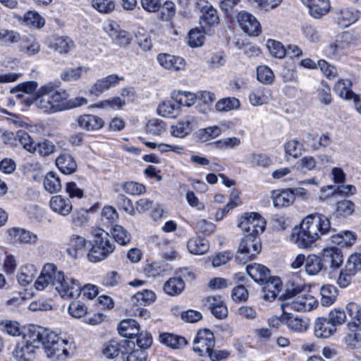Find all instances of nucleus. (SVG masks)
Here are the masks:
<instances>
[{
	"instance_id": "1",
	"label": "nucleus",
	"mask_w": 361,
	"mask_h": 361,
	"mask_svg": "<svg viewBox=\"0 0 361 361\" xmlns=\"http://www.w3.org/2000/svg\"><path fill=\"white\" fill-rule=\"evenodd\" d=\"M69 94L64 89H56L53 83L41 86L34 97L27 100V105L33 104L44 113L51 114L77 108L87 104V99L77 97L68 99Z\"/></svg>"
},
{
	"instance_id": "2",
	"label": "nucleus",
	"mask_w": 361,
	"mask_h": 361,
	"mask_svg": "<svg viewBox=\"0 0 361 361\" xmlns=\"http://www.w3.org/2000/svg\"><path fill=\"white\" fill-rule=\"evenodd\" d=\"M22 342L35 349L42 345L47 357L53 361H64L74 347L72 341L61 338L53 331L43 330L40 332L39 328L34 326L23 334Z\"/></svg>"
},
{
	"instance_id": "3",
	"label": "nucleus",
	"mask_w": 361,
	"mask_h": 361,
	"mask_svg": "<svg viewBox=\"0 0 361 361\" xmlns=\"http://www.w3.org/2000/svg\"><path fill=\"white\" fill-rule=\"evenodd\" d=\"M49 285H51L63 299L78 298L81 294L80 282L69 277H65L64 273L59 270L54 264H46L35 282V287L38 290H42Z\"/></svg>"
},
{
	"instance_id": "4",
	"label": "nucleus",
	"mask_w": 361,
	"mask_h": 361,
	"mask_svg": "<svg viewBox=\"0 0 361 361\" xmlns=\"http://www.w3.org/2000/svg\"><path fill=\"white\" fill-rule=\"evenodd\" d=\"M331 229L329 219L319 214L307 216L299 226H295L291 233L290 240L298 247H310L320 235L326 234Z\"/></svg>"
},
{
	"instance_id": "5",
	"label": "nucleus",
	"mask_w": 361,
	"mask_h": 361,
	"mask_svg": "<svg viewBox=\"0 0 361 361\" xmlns=\"http://www.w3.org/2000/svg\"><path fill=\"white\" fill-rule=\"evenodd\" d=\"M300 293L299 288H287L285 293L279 296V300H282L281 308L283 313L288 312V310L297 312L310 311L317 306V302L313 296Z\"/></svg>"
},
{
	"instance_id": "6",
	"label": "nucleus",
	"mask_w": 361,
	"mask_h": 361,
	"mask_svg": "<svg viewBox=\"0 0 361 361\" xmlns=\"http://www.w3.org/2000/svg\"><path fill=\"white\" fill-rule=\"evenodd\" d=\"M94 243L87 252V257L91 262L105 259L115 249L111 236L103 229L98 228L94 232Z\"/></svg>"
},
{
	"instance_id": "7",
	"label": "nucleus",
	"mask_w": 361,
	"mask_h": 361,
	"mask_svg": "<svg viewBox=\"0 0 361 361\" xmlns=\"http://www.w3.org/2000/svg\"><path fill=\"white\" fill-rule=\"evenodd\" d=\"M262 250V243L259 236L246 235L240 241L237 251L236 260L242 264L253 259Z\"/></svg>"
},
{
	"instance_id": "8",
	"label": "nucleus",
	"mask_w": 361,
	"mask_h": 361,
	"mask_svg": "<svg viewBox=\"0 0 361 361\" xmlns=\"http://www.w3.org/2000/svg\"><path fill=\"white\" fill-rule=\"evenodd\" d=\"M349 38L350 35L346 32L336 35L335 39L330 41L325 47L326 55L335 59H339L342 56L345 55L350 47Z\"/></svg>"
},
{
	"instance_id": "9",
	"label": "nucleus",
	"mask_w": 361,
	"mask_h": 361,
	"mask_svg": "<svg viewBox=\"0 0 361 361\" xmlns=\"http://www.w3.org/2000/svg\"><path fill=\"white\" fill-rule=\"evenodd\" d=\"M215 338L213 332L209 329H200L193 340V350L200 356L206 353L215 346Z\"/></svg>"
},
{
	"instance_id": "10",
	"label": "nucleus",
	"mask_w": 361,
	"mask_h": 361,
	"mask_svg": "<svg viewBox=\"0 0 361 361\" xmlns=\"http://www.w3.org/2000/svg\"><path fill=\"white\" fill-rule=\"evenodd\" d=\"M238 226L249 233L248 235L255 234L258 236L259 233H262L264 231L266 221L259 214L250 213L243 217Z\"/></svg>"
},
{
	"instance_id": "11",
	"label": "nucleus",
	"mask_w": 361,
	"mask_h": 361,
	"mask_svg": "<svg viewBox=\"0 0 361 361\" xmlns=\"http://www.w3.org/2000/svg\"><path fill=\"white\" fill-rule=\"evenodd\" d=\"M322 260L330 273L338 271L343 263V252L336 247L324 248L322 251Z\"/></svg>"
},
{
	"instance_id": "12",
	"label": "nucleus",
	"mask_w": 361,
	"mask_h": 361,
	"mask_svg": "<svg viewBox=\"0 0 361 361\" xmlns=\"http://www.w3.org/2000/svg\"><path fill=\"white\" fill-rule=\"evenodd\" d=\"M104 30L111 39L121 47H126L131 42L132 37L128 32L121 29L114 20H109L104 25Z\"/></svg>"
},
{
	"instance_id": "13",
	"label": "nucleus",
	"mask_w": 361,
	"mask_h": 361,
	"mask_svg": "<svg viewBox=\"0 0 361 361\" xmlns=\"http://www.w3.org/2000/svg\"><path fill=\"white\" fill-rule=\"evenodd\" d=\"M8 240L13 243L34 245L37 243V235L25 228L13 227L7 230Z\"/></svg>"
},
{
	"instance_id": "14",
	"label": "nucleus",
	"mask_w": 361,
	"mask_h": 361,
	"mask_svg": "<svg viewBox=\"0 0 361 361\" xmlns=\"http://www.w3.org/2000/svg\"><path fill=\"white\" fill-rule=\"evenodd\" d=\"M237 20L240 28L247 35L258 36L261 33L260 23L251 13L240 11L237 16Z\"/></svg>"
},
{
	"instance_id": "15",
	"label": "nucleus",
	"mask_w": 361,
	"mask_h": 361,
	"mask_svg": "<svg viewBox=\"0 0 361 361\" xmlns=\"http://www.w3.org/2000/svg\"><path fill=\"white\" fill-rule=\"evenodd\" d=\"M123 78L116 74H111L104 78L97 80L89 90L90 94L99 96L102 93L107 91L111 87L119 84Z\"/></svg>"
},
{
	"instance_id": "16",
	"label": "nucleus",
	"mask_w": 361,
	"mask_h": 361,
	"mask_svg": "<svg viewBox=\"0 0 361 361\" xmlns=\"http://www.w3.org/2000/svg\"><path fill=\"white\" fill-rule=\"evenodd\" d=\"M88 240L83 236L72 234L69 237L66 252L73 259L81 257L85 252Z\"/></svg>"
},
{
	"instance_id": "17",
	"label": "nucleus",
	"mask_w": 361,
	"mask_h": 361,
	"mask_svg": "<svg viewBox=\"0 0 361 361\" xmlns=\"http://www.w3.org/2000/svg\"><path fill=\"white\" fill-rule=\"evenodd\" d=\"M262 285L263 286V299L271 302L276 298L281 290L282 282L280 278L270 276Z\"/></svg>"
},
{
	"instance_id": "18",
	"label": "nucleus",
	"mask_w": 361,
	"mask_h": 361,
	"mask_svg": "<svg viewBox=\"0 0 361 361\" xmlns=\"http://www.w3.org/2000/svg\"><path fill=\"white\" fill-rule=\"evenodd\" d=\"M282 321L290 331L297 333L305 332L310 325L307 318L293 316L289 312L283 313Z\"/></svg>"
},
{
	"instance_id": "19",
	"label": "nucleus",
	"mask_w": 361,
	"mask_h": 361,
	"mask_svg": "<svg viewBox=\"0 0 361 361\" xmlns=\"http://www.w3.org/2000/svg\"><path fill=\"white\" fill-rule=\"evenodd\" d=\"M157 61L163 68L172 71L183 70L185 66V61L183 58L169 54H159Z\"/></svg>"
},
{
	"instance_id": "20",
	"label": "nucleus",
	"mask_w": 361,
	"mask_h": 361,
	"mask_svg": "<svg viewBox=\"0 0 361 361\" xmlns=\"http://www.w3.org/2000/svg\"><path fill=\"white\" fill-rule=\"evenodd\" d=\"M308 8L309 13L314 18H320L325 16L330 9L329 0H301Z\"/></svg>"
},
{
	"instance_id": "21",
	"label": "nucleus",
	"mask_w": 361,
	"mask_h": 361,
	"mask_svg": "<svg viewBox=\"0 0 361 361\" xmlns=\"http://www.w3.org/2000/svg\"><path fill=\"white\" fill-rule=\"evenodd\" d=\"M202 1L204 4L202 7V15L200 18V23L204 32H206L207 27L219 23V16L216 10L214 8L211 4L207 1Z\"/></svg>"
},
{
	"instance_id": "22",
	"label": "nucleus",
	"mask_w": 361,
	"mask_h": 361,
	"mask_svg": "<svg viewBox=\"0 0 361 361\" xmlns=\"http://www.w3.org/2000/svg\"><path fill=\"white\" fill-rule=\"evenodd\" d=\"M314 331L316 337L328 338L336 331V327L327 318L319 317L314 322Z\"/></svg>"
},
{
	"instance_id": "23",
	"label": "nucleus",
	"mask_w": 361,
	"mask_h": 361,
	"mask_svg": "<svg viewBox=\"0 0 361 361\" xmlns=\"http://www.w3.org/2000/svg\"><path fill=\"white\" fill-rule=\"evenodd\" d=\"M206 305L213 315L217 319H224L228 316V310L219 296H209L206 298Z\"/></svg>"
},
{
	"instance_id": "24",
	"label": "nucleus",
	"mask_w": 361,
	"mask_h": 361,
	"mask_svg": "<svg viewBox=\"0 0 361 361\" xmlns=\"http://www.w3.org/2000/svg\"><path fill=\"white\" fill-rule=\"evenodd\" d=\"M49 206L54 212L62 216H67L73 209L70 200L61 195L52 197L49 201Z\"/></svg>"
},
{
	"instance_id": "25",
	"label": "nucleus",
	"mask_w": 361,
	"mask_h": 361,
	"mask_svg": "<svg viewBox=\"0 0 361 361\" xmlns=\"http://www.w3.org/2000/svg\"><path fill=\"white\" fill-rule=\"evenodd\" d=\"M78 126L87 130H98L103 127L104 121L97 116L84 114L78 118Z\"/></svg>"
},
{
	"instance_id": "26",
	"label": "nucleus",
	"mask_w": 361,
	"mask_h": 361,
	"mask_svg": "<svg viewBox=\"0 0 361 361\" xmlns=\"http://www.w3.org/2000/svg\"><path fill=\"white\" fill-rule=\"evenodd\" d=\"M246 271L249 276L257 283L262 284L270 276V271L262 264H253L247 265Z\"/></svg>"
},
{
	"instance_id": "27",
	"label": "nucleus",
	"mask_w": 361,
	"mask_h": 361,
	"mask_svg": "<svg viewBox=\"0 0 361 361\" xmlns=\"http://www.w3.org/2000/svg\"><path fill=\"white\" fill-rule=\"evenodd\" d=\"M195 118L191 116L185 117L171 127V135L177 137H184L192 130V123Z\"/></svg>"
},
{
	"instance_id": "28",
	"label": "nucleus",
	"mask_w": 361,
	"mask_h": 361,
	"mask_svg": "<svg viewBox=\"0 0 361 361\" xmlns=\"http://www.w3.org/2000/svg\"><path fill=\"white\" fill-rule=\"evenodd\" d=\"M118 331L123 337L135 338L140 332L139 325L135 319H125L119 323Z\"/></svg>"
},
{
	"instance_id": "29",
	"label": "nucleus",
	"mask_w": 361,
	"mask_h": 361,
	"mask_svg": "<svg viewBox=\"0 0 361 361\" xmlns=\"http://www.w3.org/2000/svg\"><path fill=\"white\" fill-rule=\"evenodd\" d=\"M271 198L276 207H284L294 202L295 195L290 190H276L272 192Z\"/></svg>"
},
{
	"instance_id": "30",
	"label": "nucleus",
	"mask_w": 361,
	"mask_h": 361,
	"mask_svg": "<svg viewBox=\"0 0 361 361\" xmlns=\"http://www.w3.org/2000/svg\"><path fill=\"white\" fill-rule=\"evenodd\" d=\"M271 90L266 87L253 90L249 94V101L252 106H257L267 104L270 100Z\"/></svg>"
},
{
	"instance_id": "31",
	"label": "nucleus",
	"mask_w": 361,
	"mask_h": 361,
	"mask_svg": "<svg viewBox=\"0 0 361 361\" xmlns=\"http://www.w3.org/2000/svg\"><path fill=\"white\" fill-rule=\"evenodd\" d=\"M90 68L81 66L76 68H71L63 70L60 74V78L65 82H75L82 78L87 74Z\"/></svg>"
},
{
	"instance_id": "32",
	"label": "nucleus",
	"mask_w": 361,
	"mask_h": 361,
	"mask_svg": "<svg viewBox=\"0 0 361 361\" xmlns=\"http://www.w3.org/2000/svg\"><path fill=\"white\" fill-rule=\"evenodd\" d=\"M187 247L188 251L192 255H203L208 251L209 244L205 238L195 236L188 240Z\"/></svg>"
},
{
	"instance_id": "33",
	"label": "nucleus",
	"mask_w": 361,
	"mask_h": 361,
	"mask_svg": "<svg viewBox=\"0 0 361 361\" xmlns=\"http://www.w3.org/2000/svg\"><path fill=\"white\" fill-rule=\"evenodd\" d=\"M59 169L64 174H72L77 169V164L73 157L68 154H61L56 160Z\"/></svg>"
},
{
	"instance_id": "34",
	"label": "nucleus",
	"mask_w": 361,
	"mask_h": 361,
	"mask_svg": "<svg viewBox=\"0 0 361 361\" xmlns=\"http://www.w3.org/2000/svg\"><path fill=\"white\" fill-rule=\"evenodd\" d=\"M159 340L161 343L173 349L183 348L188 344L184 337L169 333L161 334Z\"/></svg>"
},
{
	"instance_id": "35",
	"label": "nucleus",
	"mask_w": 361,
	"mask_h": 361,
	"mask_svg": "<svg viewBox=\"0 0 361 361\" xmlns=\"http://www.w3.org/2000/svg\"><path fill=\"white\" fill-rule=\"evenodd\" d=\"M345 310L351 319L347 326L349 329L355 327L361 331V307L355 302H350L346 305Z\"/></svg>"
},
{
	"instance_id": "36",
	"label": "nucleus",
	"mask_w": 361,
	"mask_h": 361,
	"mask_svg": "<svg viewBox=\"0 0 361 361\" xmlns=\"http://www.w3.org/2000/svg\"><path fill=\"white\" fill-rule=\"evenodd\" d=\"M324 268L322 258L315 255H310L307 257L305 264V271L308 275L315 276Z\"/></svg>"
},
{
	"instance_id": "37",
	"label": "nucleus",
	"mask_w": 361,
	"mask_h": 361,
	"mask_svg": "<svg viewBox=\"0 0 361 361\" xmlns=\"http://www.w3.org/2000/svg\"><path fill=\"white\" fill-rule=\"evenodd\" d=\"M157 111L162 116L174 118L179 114L180 109L178 103L172 99L159 104Z\"/></svg>"
},
{
	"instance_id": "38",
	"label": "nucleus",
	"mask_w": 361,
	"mask_h": 361,
	"mask_svg": "<svg viewBox=\"0 0 361 361\" xmlns=\"http://www.w3.org/2000/svg\"><path fill=\"white\" fill-rule=\"evenodd\" d=\"M320 294L322 305L327 307L335 302L338 296V290L334 286L326 284L320 288Z\"/></svg>"
},
{
	"instance_id": "39",
	"label": "nucleus",
	"mask_w": 361,
	"mask_h": 361,
	"mask_svg": "<svg viewBox=\"0 0 361 361\" xmlns=\"http://www.w3.org/2000/svg\"><path fill=\"white\" fill-rule=\"evenodd\" d=\"M356 239V234L350 231H342L331 236L332 243L341 247L352 246L355 243Z\"/></svg>"
},
{
	"instance_id": "40",
	"label": "nucleus",
	"mask_w": 361,
	"mask_h": 361,
	"mask_svg": "<svg viewBox=\"0 0 361 361\" xmlns=\"http://www.w3.org/2000/svg\"><path fill=\"white\" fill-rule=\"evenodd\" d=\"M185 288V283L180 277L170 278L164 285V292L169 295H177Z\"/></svg>"
},
{
	"instance_id": "41",
	"label": "nucleus",
	"mask_w": 361,
	"mask_h": 361,
	"mask_svg": "<svg viewBox=\"0 0 361 361\" xmlns=\"http://www.w3.org/2000/svg\"><path fill=\"white\" fill-rule=\"evenodd\" d=\"M36 275V267L33 264H27L20 268L18 281L21 286H25L32 282Z\"/></svg>"
},
{
	"instance_id": "42",
	"label": "nucleus",
	"mask_w": 361,
	"mask_h": 361,
	"mask_svg": "<svg viewBox=\"0 0 361 361\" xmlns=\"http://www.w3.org/2000/svg\"><path fill=\"white\" fill-rule=\"evenodd\" d=\"M155 299L156 295L152 290L145 289L142 291L136 293L131 298V303L136 306H145L154 301Z\"/></svg>"
},
{
	"instance_id": "43",
	"label": "nucleus",
	"mask_w": 361,
	"mask_h": 361,
	"mask_svg": "<svg viewBox=\"0 0 361 361\" xmlns=\"http://www.w3.org/2000/svg\"><path fill=\"white\" fill-rule=\"evenodd\" d=\"M360 13L357 10L344 8L338 13L337 20L338 23L347 27L355 23L359 18Z\"/></svg>"
},
{
	"instance_id": "44",
	"label": "nucleus",
	"mask_w": 361,
	"mask_h": 361,
	"mask_svg": "<svg viewBox=\"0 0 361 361\" xmlns=\"http://www.w3.org/2000/svg\"><path fill=\"white\" fill-rule=\"evenodd\" d=\"M221 133L222 130L219 127L216 126H209L198 130L196 133V137L199 141L205 142L217 137Z\"/></svg>"
},
{
	"instance_id": "45",
	"label": "nucleus",
	"mask_w": 361,
	"mask_h": 361,
	"mask_svg": "<svg viewBox=\"0 0 361 361\" xmlns=\"http://www.w3.org/2000/svg\"><path fill=\"white\" fill-rule=\"evenodd\" d=\"M351 82L349 80H338L334 85V90L341 98L350 99L355 98L356 94L350 90Z\"/></svg>"
},
{
	"instance_id": "46",
	"label": "nucleus",
	"mask_w": 361,
	"mask_h": 361,
	"mask_svg": "<svg viewBox=\"0 0 361 361\" xmlns=\"http://www.w3.org/2000/svg\"><path fill=\"white\" fill-rule=\"evenodd\" d=\"M43 184L45 190L50 193L59 192L62 187L59 177L52 171L46 175Z\"/></svg>"
},
{
	"instance_id": "47",
	"label": "nucleus",
	"mask_w": 361,
	"mask_h": 361,
	"mask_svg": "<svg viewBox=\"0 0 361 361\" xmlns=\"http://www.w3.org/2000/svg\"><path fill=\"white\" fill-rule=\"evenodd\" d=\"M355 205L352 201L343 200L337 202L333 214L337 218L346 217L351 215L355 212Z\"/></svg>"
},
{
	"instance_id": "48",
	"label": "nucleus",
	"mask_w": 361,
	"mask_h": 361,
	"mask_svg": "<svg viewBox=\"0 0 361 361\" xmlns=\"http://www.w3.org/2000/svg\"><path fill=\"white\" fill-rule=\"evenodd\" d=\"M172 99L181 106H190L193 105L197 99L196 94L190 92L178 91L172 93Z\"/></svg>"
},
{
	"instance_id": "49",
	"label": "nucleus",
	"mask_w": 361,
	"mask_h": 361,
	"mask_svg": "<svg viewBox=\"0 0 361 361\" xmlns=\"http://www.w3.org/2000/svg\"><path fill=\"white\" fill-rule=\"evenodd\" d=\"M74 45V42L70 37H61L56 39L50 47L60 54H67Z\"/></svg>"
},
{
	"instance_id": "50",
	"label": "nucleus",
	"mask_w": 361,
	"mask_h": 361,
	"mask_svg": "<svg viewBox=\"0 0 361 361\" xmlns=\"http://www.w3.org/2000/svg\"><path fill=\"white\" fill-rule=\"evenodd\" d=\"M15 140L18 141L27 152L35 153V142L30 135L25 130H18L15 135Z\"/></svg>"
},
{
	"instance_id": "51",
	"label": "nucleus",
	"mask_w": 361,
	"mask_h": 361,
	"mask_svg": "<svg viewBox=\"0 0 361 361\" xmlns=\"http://www.w3.org/2000/svg\"><path fill=\"white\" fill-rule=\"evenodd\" d=\"M344 267L354 276L356 275L361 271V254L357 252L351 254Z\"/></svg>"
},
{
	"instance_id": "52",
	"label": "nucleus",
	"mask_w": 361,
	"mask_h": 361,
	"mask_svg": "<svg viewBox=\"0 0 361 361\" xmlns=\"http://www.w3.org/2000/svg\"><path fill=\"white\" fill-rule=\"evenodd\" d=\"M344 342L348 348L358 349L361 348V334L350 328L344 337Z\"/></svg>"
},
{
	"instance_id": "53",
	"label": "nucleus",
	"mask_w": 361,
	"mask_h": 361,
	"mask_svg": "<svg viewBox=\"0 0 361 361\" xmlns=\"http://www.w3.org/2000/svg\"><path fill=\"white\" fill-rule=\"evenodd\" d=\"M121 353V345L115 340H111L104 344L102 355L108 359H114Z\"/></svg>"
},
{
	"instance_id": "54",
	"label": "nucleus",
	"mask_w": 361,
	"mask_h": 361,
	"mask_svg": "<svg viewBox=\"0 0 361 361\" xmlns=\"http://www.w3.org/2000/svg\"><path fill=\"white\" fill-rule=\"evenodd\" d=\"M240 106V101L237 98L227 97L219 100L216 104V109L219 111H228L238 109Z\"/></svg>"
},
{
	"instance_id": "55",
	"label": "nucleus",
	"mask_w": 361,
	"mask_h": 361,
	"mask_svg": "<svg viewBox=\"0 0 361 361\" xmlns=\"http://www.w3.org/2000/svg\"><path fill=\"white\" fill-rule=\"evenodd\" d=\"M111 234L115 241L121 245H126L130 240L128 232L120 225L116 224L112 228Z\"/></svg>"
},
{
	"instance_id": "56",
	"label": "nucleus",
	"mask_w": 361,
	"mask_h": 361,
	"mask_svg": "<svg viewBox=\"0 0 361 361\" xmlns=\"http://www.w3.org/2000/svg\"><path fill=\"white\" fill-rule=\"evenodd\" d=\"M35 152H37L41 157H48L55 151L56 146L51 141L44 139L35 142Z\"/></svg>"
},
{
	"instance_id": "57",
	"label": "nucleus",
	"mask_w": 361,
	"mask_h": 361,
	"mask_svg": "<svg viewBox=\"0 0 361 361\" xmlns=\"http://www.w3.org/2000/svg\"><path fill=\"white\" fill-rule=\"evenodd\" d=\"M166 123L159 119L154 118L146 125V132L153 135H159L166 130Z\"/></svg>"
},
{
	"instance_id": "58",
	"label": "nucleus",
	"mask_w": 361,
	"mask_h": 361,
	"mask_svg": "<svg viewBox=\"0 0 361 361\" xmlns=\"http://www.w3.org/2000/svg\"><path fill=\"white\" fill-rule=\"evenodd\" d=\"M317 162L315 159L312 156H305L297 161L295 167L298 171L301 173H306L309 171L315 169Z\"/></svg>"
},
{
	"instance_id": "59",
	"label": "nucleus",
	"mask_w": 361,
	"mask_h": 361,
	"mask_svg": "<svg viewBox=\"0 0 361 361\" xmlns=\"http://www.w3.org/2000/svg\"><path fill=\"white\" fill-rule=\"evenodd\" d=\"M257 78L262 83L271 84L274 80V74L268 66H260L257 69Z\"/></svg>"
},
{
	"instance_id": "60",
	"label": "nucleus",
	"mask_w": 361,
	"mask_h": 361,
	"mask_svg": "<svg viewBox=\"0 0 361 361\" xmlns=\"http://www.w3.org/2000/svg\"><path fill=\"white\" fill-rule=\"evenodd\" d=\"M317 99L324 105L331 104L333 99L331 93V88L329 85L323 83L317 89Z\"/></svg>"
},
{
	"instance_id": "61",
	"label": "nucleus",
	"mask_w": 361,
	"mask_h": 361,
	"mask_svg": "<svg viewBox=\"0 0 361 361\" xmlns=\"http://www.w3.org/2000/svg\"><path fill=\"white\" fill-rule=\"evenodd\" d=\"M267 47L271 54L276 58L283 59L286 56V47L279 42L269 40Z\"/></svg>"
},
{
	"instance_id": "62",
	"label": "nucleus",
	"mask_w": 361,
	"mask_h": 361,
	"mask_svg": "<svg viewBox=\"0 0 361 361\" xmlns=\"http://www.w3.org/2000/svg\"><path fill=\"white\" fill-rule=\"evenodd\" d=\"M92 5L102 13H109L115 8V3L113 0H94Z\"/></svg>"
},
{
	"instance_id": "63",
	"label": "nucleus",
	"mask_w": 361,
	"mask_h": 361,
	"mask_svg": "<svg viewBox=\"0 0 361 361\" xmlns=\"http://www.w3.org/2000/svg\"><path fill=\"white\" fill-rule=\"evenodd\" d=\"M25 22L27 25L35 28H40L44 25V18L37 13L27 12L25 16Z\"/></svg>"
},
{
	"instance_id": "64",
	"label": "nucleus",
	"mask_w": 361,
	"mask_h": 361,
	"mask_svg": "<svg viewBox=\"0 0 361 361\" xmlns=\"http://www.w3.org/2000/svg\"><path fill=\"white\" fill-rule=\"evenodd\" d=\"M123 190L132 195H139L145 192V186L141 183L129 181L126 182L123 185Z\"/></svg>"
}]
</instances>
